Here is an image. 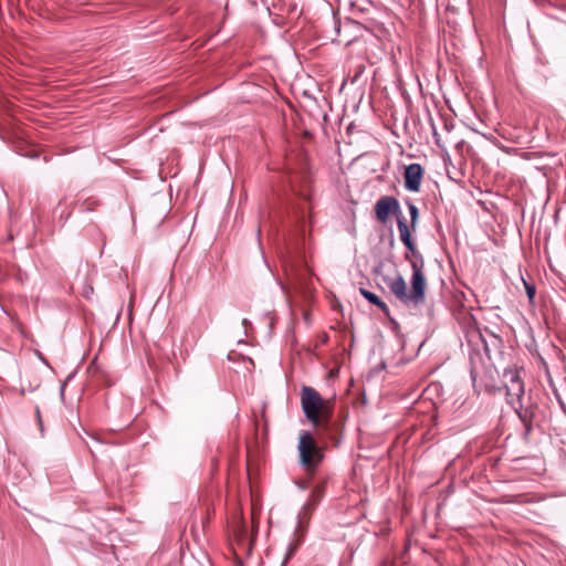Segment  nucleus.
<instances>
[{
    "mask_svg": "<svg viewBox=\"0 0 566 566\" xmlns=\"http://www.w3.org/2000/svg\"><path fill=\"white\" fill-rule=\"evenodd\" d=\"M397 224L400 240L415 256H419V260L411 261L412 274L410 279V291H408L403 276L399 273L395 277H386L385 282L390 292L402 305L409 308H419L424 304L427 293V280L423 272V260L417 251L413 240L411 239L410 230L407 226L405 217L398 216Z\"/></svg>",
    "mask_w": 566,
    "mask_h": 566,
    "instance_id": "1",
    "label": "nucleus"
},
{
    "mask_svg": "<svg viewBox=\"0 0 566 566\" xmlns=\"http://www.w3.org/2000/svg\"><path fill=\"white\" fill-rule=\"evenodd\" d=\"M301 407L305 418L315 427L327 429L333 416L334 402L324 399L313 387L301 389Z\"/></svg>",
    "mask_w": 566,
    "mask_h": 566,
    "instance_id": "2",
    "label": "nucleus"
},
{
    "mask_svg": "<svg viewBox=\"0 0 566 566\" xmlns=\"http://www.w3.org/2000/svg\"><path fill=\"white\" fill-rule=\"evenodd\" d=\"M297 451L300 464L308 472L315 471L324 458L322 449L317 446L310 431H302L300 433Z\"/></svg>",
    "mask_w": 566,
    "mask_h": 566,
    "instance_id": "3",
    "label": "nucleus"
},
{
    "mask_svg": "<svg viewBox=\"0 0 566 566\" xmlns=\"http://www.w3.org/2000/svg\"><path fill=\"white\" fill-rule=\"evenodd\" d=\"M523 368L516 365L509 366L503 371V382L506 389V400L510 405H515L524 399L525 387L522 379Z\"/></svg>",
    "mask_w": 566,
    "mask_h": 566,
    "instance_id": "4",
    "label": "nucleus"
},
{
    "mask_svg": "<svg viewBox=\"0 0 566 566\" xmlns=\"http://www.w3.org/2000/svg\"><path fill=\"white\" fill-rule=\"evenodd\" d=\"M511 406L514 408L518 419L524 427L523 439L527 441L533 431V420L536 415L537 406L531 401L525 403L523 399Z\"/></svg>",
    "mask_w": 566,
    "mask_h": 566,
    "instance_id": "5",
    "label": "nucleus"
},
{
    "mask_svg": "<svg viewBox=\"0 0 566 566\" xmlns=\"http://www.w3.org/2000/svg\"><path fill=\"white\" fill-rule=\"evenodd\" d=\"M375 211L377 219L385 223L391 213L400 212L399 202L394 197H381L375 205Z\"/></svg>",
    "mask_w": 566,
    "mask_h": 566,
    "instance_id": "6",
    "label": "nucleus"
},
{
    "mask_svg": "<svg viewBox=\"0 0 566 566\" xmlns=\"http://www.w3.org/2000/svg\"><path fill=\"white\" fill-rule=\"evenodd\" d=\"M482 371V355L479 352H475L470 355V376L473 384H475L476 380L481 378Z\"/></svg>",
    "mask_w": 566,
    "mask_h": 566,
    "instance_id": "7",
    "label": "nucleus"
},
{
    "mask_svg": "<svg viewBox=\"0 0 566 566\" xmlns=\"http://www.w3.org/2000/svg\"><path fill=\"white\" fill-rule=\"evenodd\" d=\"M325 491V484L319 483L312 490L307 503L304 505V510L313 509L323 497Z\"/></svg>",
    "mask_w": 566,
    "mask_h": 566,
    "instance_id": "8",
    "label": "nucleus"
},
{
    "mask_svg": "<svg viewBox=\"0 0 566 566\" xmlns=\"http://www.w3.org/2000/svg\"><path fill=\"white\" fill-rule=\"evenodd\" d=\"M377 161L378 158L375 155H364L356 158L353 165L355 167L369 168L370 172H376L377 169L374 166Z\"/></svg>",
    "mask_w": 566,
    "mask_h": 566,
    "instance_id": "9",
    "label": "nucleus"
},
{
    "mask_svg": "<svg viewBox=\"0 0 566 566\" xmlns=\"http://www.w3.org/2000/svg\"><path fill=\"white\" fill-rule=\"evenodd\" d=\"M360 294L371 304L376 305L379 310H381L384 313L388 312L387 304L375 293L367 291L365 289H360Z\"/></svg>",
    "mask_w": 566,
    "mask_h": 566,
    "instance_id": "10",
    "label": "nucleus"
},
{
    "mask_svg": "<svg viewBox=\"0 0 566 566\" xmlns=\"http://www.w3.org/2000/svg\"><path fill=\"white\" fill-rule=\"evenodd\" d=\"M422 167L419 164H410L405 166L403 177H422Z\"/></svg>",
    "mask_w": 566,
    "mask_h": 566,
    "instance_id": "11",
    "label": "nucleus"
},
{
    "mask_svg": "<svg viewBox=\"0 0 566 566\" xmlns=\"http://www.w3.org/2000/svg\"><path fill=\"white\" fill-rule=\"evenodd\" d=\"M422 179H405L406 188L410 191H419Z\"/></svg>",
    "mask_w": 566,
    "mask_h": 566,
    "instance_id": "12",
    "label": "nucleus"
},
{
    "mask_svg": "<svg viewBox=\"0 0 566 566\" xmlns=\"http://www.w3.org/2000/svg\"><path fill=\"white\" fill-rule=\"evenodd\" d=\"M408 208H409V213H410V219H411L410 220L411 227L413 228L417 223L419 211H418V208L412 202H408Z\"/></svg>",
    "mask_w": 566,
    "mask_h": 566,
    "instance_id": "13",
    "label": "nucleus"
},
{
    "mask_svg": "<svg viewBox=\"0 0 566 566\" xmlns=\"http://www.w3.org/2000/svg\"><path fill=\"white\" fill-rule=\"evenodd\" d=\"M524 285H525V290H526L528 298L533 300V297L535 296V293H536L535 286L533 284H528L525 281H524Z\"/></svg>",
    "mask_w": 566,
    "mask_h": 566,
    "instance_id": "14",
    "label": "nucleus"
},
{
    "mask_svg": "<svg viewBox=\"0 0 566 566\" xmlns=\"http://www.w3.org/2000/svg\"><path fill=\"white\" fill-rule=\"evenodd\" d=\"M35 412H36L38 420H39V422L41 423V417H40V410H39V408H36Z\"/></svg>",
    "mask_w": 566,
    "mask_h": 566,
    "instance_id": "15",
    "label": "nucleus"
},
{
    "mask_svg": "<svg viewBox=\"0 0 566 566\" xmlns=\"http://www.w3.org/2000/svg\"><path fill=\"white\" fill-rule=\"evenodd\" d=\"M242 324H243V326H244V327H247L248 325H250V323H249V321H248L247 318H244V319L242 321Z\"/></svg>",
    "mask_w": 566,
    "mask_h": 566,
    "instance_id": "16",
    "label": "nucleus"
},
{
    "mask_svg": "<svg viewBox=\"0 0 566 566\" xmlns=\"http://www.w3.org/2000/svg\"><path fill=\"white\" fill-rule=\"evenodd\" d=\"M562 409L566 413V406L564 403H562Z\"/></svg>",
    "mask_w": 566,
    "mask_h": 566,
    "instance_id": "17",
    "label": "nucleus"
}]
</instances>
